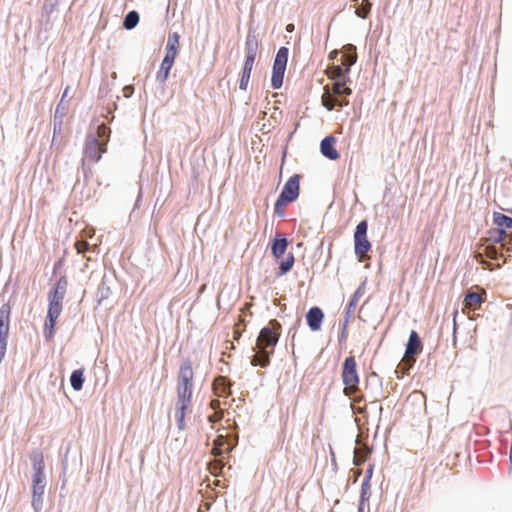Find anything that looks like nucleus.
Returning a JSON list of instances; mask_svg holds the SVG:
<instances>
[{
  "label": "nucleus",
  "instance_id": "f257e3e1",
  "mask_svg": "<svg viewBox=\"0 0 512 512\" xmlns=\"http://www.w3.org/2000/svg\"><path fill=\"white\" fill-rule=\"evenodd\" d=\"M301 179L302 175L298 173L293 174L287 179L274 203V216L284 218L286 216L284 207L297 201L300 195Z\"/></svg>",
  "mask_w": 512,
  "mask_h": 512
},
{
  "label": "nucleus",
  "instance_id": "f03ea898",
  "mask_svg": "<svg viewBox=\"0 0 512 512\" xmlns=\"http://www.w3.org/2000/svg\"><path fill=\"white\" fill-rule=\"evenodd\" d=\"M193 378L194 371L190 358H185L181 361L177 376V402L183 404H190L193 395Z\"/></svg>",
  "mask_w": 512,
  "mask_h": 512
},
{
  "label": "nucleus",
  "instance_id": "7ed1b4c3",
  "mask_svg": "<svg viewBox=\"0 0 512 512\" xmlns=\"http://www.w3.org/2000/svg\"><path fill=\"white\" fill-rule=\"evenodd\" d=\"M110 133V129L104 124L98 126L97 136L93 133H87L85 137L83 152L89 160L93 162L100 161L104 151L100 150L99 143L100 141L107 142L109 140Z\"/></svg>",
  "mask_w": 512,
  "mask_h": 512
},
{
  "label": "nucleus",
  "instance_id": "20e7f679",
  "mask_svg": "<svg viewBox=\"0 0 512 512\" xmlns=\"http://www.w3.org/2000/svg\"><path fill=\"white\" fill-rule=\"evenodd\" d=\"M281 334V324L272 319L268 325L264 326L257 337V346L260 350H266L270 354H274L275 347L279 341Z\"/></svg>",
  "mask_w": 512,
  "mask_h": 512
},
{
  "label": "nucleus",
  "instance_id": "39448f33",
  "mask_svg": "<svg viewBox=\"0 0 512 512\" xmlns=\"http://www.w3.org/2000/svg\"><path fill=\"white\" fill-rule=\"evenodd\" d=\"M289 57V48L281 46L273 59L272 73H271V87L274 90H279L283 86L284 75L287 68Z\"/></svg>",
  "mask_w": 512,
  "mask_h": 512
},
{
  "label": "nucleus",
  "instance_id": "423d86ee",
  "mask_svg": "<svg viewBox=\"0 0 512 512\" xmlns=\"http://www.w3.org/2000/svg\"><path fill=\"white\" fill-rule=\"evenodd\" d=\"M368 220H361L355 227L353 233L354 254L356 257L367 254L372 249V244L367 236Z\"/></svg>",
  "mask_w": 512,
  "mask_h": 512
},
{
  "label": "nucleus",
  "instance_id": "0eeeda50",
  "mask_svg": "<svg viewBox=\"0 0 512 512\" xmlns=\"http://www.w3.org/2000/svg\"><path fill=\"white\" fill-rule=\"evenodd\" d=\"M341 378L345 389H353L359 385L360 377L354 356H348L344 359L341 366Z\"/></svg>",
  "mask_w": 512,
  "mask_h": 512
},
{
  "label": "nucleus",
  "instance_id": "6e6552de",
  "mask_svg": "<svg viewBox=\"0 0 512 512\" xmlns=\"http://www.w3.org/2000/svg\"><path fill=\"white\" fill-rule=\"evenodd\" d=\"M289 244H290V241H289L287 235L282 232L277 231L274 234V236H272L270 238V241H269V248H270L272 257L275 260L281 259L286 254Z\"/></svg>",
  "mask_w": 512,
  "mask_h": 512
},
{
  "label": "nucleus",
  "instance_id": "1a4fd4ad",
  "mask_svg": "<svg viewBox=\"0 0 512 512\" xmlns=\"http://www.w3.org/2000/svg\"><path fill=\"white\" fill-rule=\"evenodd\" d=\"M325 314L319 306H312L305 314L306 324L312 332H318L322 328Z\"/></svg>",
  "mask_w": 512,
  "mask_h": 512
},
{
  "label": "nucleus",
  "instance_id": "9d476101",
  "mask_svg": "<svg viewBox=\"0 0 512 512\" xmlns=\"http://www.w3.org/2000/svg\"><path fill=\"white\" fill-rule=\"evenodd\" d=\"M321 96V104L327 111L340 109V98L334 85H325Z\"/></svg>",
  "mask_w": 512,
  "mask_h": 512
},
{
  "label": "nucleus",
  "instance_id": "9b49d317",
  "mask_svg": "<svg viewBox=\"0 0 512 512\" xmlns=\"http://www.w3.org/2000/svg\"><path fill=\"white\" fill-rule=\"evenodd\" d=\"M335 144L336 138L333 135L325 136L320 142L321 154L331 161H335L340 158V153L336 149Z\"/></svg>",
  "mask_w": 512,
  "mask_h": 512
},
{
  "label": "nucleus",
  "instance_id": "f8f14e48",
  "mask_svg": "<svg viewBox=\"0 0 512 512\" xmlns=\"http://www.w3.org/2000/svg\"><path fill=\"white\" fill-rule=\"evenodd\" d=\"M423 344L421 338L416 330H411L408 340L405 344V357H414L421 353Z\"/></svg>",
  "mask_w": 512,
  "mask_h": 512
},
{
  "label": "nucleus",
  "instance_id": "ddd939ff",
  "mask_svg": "<svg viewBox=\"0 0 512 512\" xmlns=\"http://www.w3.org/2000/svg\"><path fill=\"white\" fill-rule=\"evenodd\" d=\"M115 282V276L113 274L105 273L101 279V282L97 288V302L101 304L104 300L108 299L112 293L111 286Z\"/></svg>",
  "mask_w": 512,
  "mask_h": 512
},
{
  "label": "nucleus",
  "instance_id": "4468645a",
  "mask_svg": "<svg viewBox=\"0 0 512 512\" xmlns=\"http://www.w3.org/2000/svg\"><path fill=\"white\" fill-rule=\"evenodd\" d=\"M11 320V306L4 303L0 307V339L8 340Z\"/></svg>",
  "mask_w": 512,
  "mask_h": 512
},
{
  "label": "nucleus",
  "instance_id": "2eb2a0df",
  "mask_svg": "<svg viewBox=\"0 0 512 512\" xmlns=\"http://www.w3.org/2000/svg\"><path fill=\"white\" fill-rule=\"evenodd\" d=\"M67 107L62 106V100L56 106L53 118V137L51 141L50 148L52 149L56 140V137L61 134L62 126H63V118L65 116Z\"/></svg>",
  "mask_w": 512,
  "mask_h": 512
},
{
  "label": "nucleus",
  "instance_id": "dca6fc26",
  "mask_svg": "<svg viewBox=\"0 0 512 512\" xmlns=\"http://www.w3.org/2000/svg\"><path fill=\"white\" fill-rule=\"evenodd\" d=\"M365 284H366V279L358 286V288L351 295L348 303L345 306V316H344V319H347V322H349L350 318L354 314V311H355V308L357 306V303H358L360 297L364 293Z\"/></svg>",
  "mask_w": 512,
  "mask_h": 512
},
{
  "label": "nucleus",
  "instance_id": "f3484780",
  "mask_svg": "<svg viewBox=\"0 0 512 512\" xmlns=\"http://www.w3.org/2000/svg\"><path fill=\"white\" fill-rule=\"evenodd\" d=\"M180 48V34L172 32L168 34L167 43L165 46V57L176 59L179 54Z\"/></svg>",
  "mask_w": 512,
  "mask_h": 512
},
{
  "label": "nucleus",
  "instance_id": "a211bd4d",
  "mask_svg": "<svg viewBox=\"0 0 512 512\" xmlns=\"http://www.w3.org/2000/svg\"><path fill=\"white\" fill-rule=\"evenodd\" d=\"M253 350L256 351V354L250 358V364L253 367H257V366H260L262 368L268 367L270 365L271 356L273 354H270V352H268L266 350H260V348H256V347H254Z\"/></svg>",
  "mask_w": 512,
  "mask_h": 512
},
{
  "label": "nucleus",
  "instance_id": "6ab92c4d",
  "mask_svg": "<svg viewBox=\"0 0 512 512\" xmlns=\"http://www.w3.org/2000/svg\"><path fill=\"white\" fill-rule=\"evenodd\" d=\"M174 63L175 59L165 56L163 57L160 67L156 73V80L159 83L164 84L167 81Z\"/></svg>",
  "mask_w": 512,
  "mask_h": 512
},
{
  "label": "nucleus",
  "instance_id": "aec40b11",
  "mask_svg": "<svg viewBox=\"0 0 512 512\" xmlns=\"http://www.w3.org/2000/svg\"><path fill=\"white\" fill-rule=\"evenodd\" d=\"M45 488L44 485H32L31 505L35 512H41L43 509Z\"/></svg>",
  "mask_w": 512,
  "mask_h": 512
},
{
  "label": "nucleus",
  "instance_id": "412c9836",
  "mask_svg": "<svg viewBox=\"0 0 512 512\" xmlns=\"http://www.w3.org/2000/svg\"><path fill=\"white\" fill-rule=\"evenodd\" d=\"M68 287V280L65 275L59 277L53 284L47 296L64 299Z\"/></svg>",
  "mask_w": 512,
  "mask_h": 512
},
{
  "label": "nucleus",
  "instance_id": "4be33fe9",
  "mask_svg": "<svg viewBox=\"0 0 512 512\" xmlns=\"http://www.w3.org/2000/svg\"><path fill=\"white\" fill-rule=\"evenodd\" d=\"M277 261H278V269L276 271V276L282 277L292 270V268L295 264V257H294V254L292 252H290V253L286 254L285 257L283 256L281 259H279Z\"/></svg>",
  "mask_w": 512,
  "mask_h": 512
},
{
  "label": "nucleus",
  "instance_id": "5701e85b",
  "mask_svg": "<svg viewBox=\"0 0 512 512\" xmlns=\"http://www.w3.org/2000/svg\"><path fill=\"white\" fill-rule=\"evenodd\" d=\"M277 261H278V269L276 271V276L282 277L292 270V268L295 264V257H294V254L292 252H290V253L286 254L285 257L283 256L281 259H279Z\"/></svg>",
  "mask_w": 512,
  "mask_h": 512
},
{
  "label": "nucleus",
  "instance_id": "b1692460",
  "mask_svg": "<svg viewBox=\"0 0 512 512\" xmlns=\"http://www.w3.org/2000/svg\"><path fill=\"white\" fill-rule=\"evenodd\" d=\"M29 459L31 461L33 473L41 472L44 473L45 470V462L44 455L40 448H34L29 454Z\"/></svg>",
  "mask_w": 512,
  "mask_h": 512
},
{
  "label": "nucleus",
  "instance_id": "393cba45",
  "mask_svg": "<svg viewBox=\"0 0 512 512\" xmlns=\"http://www.w3.org/2000/svg\"><path fill=\"white\" fill-rule=\"evenodd\" d=\"M348 82L343 81H334L333 85L337 90L338 96L340 98V109L349 105L348 97L352 94V89L347 86Z\"/></svg>",
  "mask_w": 512,
  "mask_h": 512
},
{
  "label": "nucleus",
  "instance_id": "a878e982",
  "mask_svg": "<svg viewBox=\"0 0 512 512\" xmlns=\"http://www.w3.org/2000/svg\"><path fill=\"white\" fill-rule=\"evenodd\" d=\"M258 47H259L258 36L255 34V31H253L251 28H249L247 36H246V40H245L244 52H245V54L257 55Z\"/></svg>",
  "mask_w": 512,
  "mask_h": 512
},
{
  "label": "nucleus",
  "instance_id": "bb28decb",
  "mask_svg": "<svg viewBox=\"0 0 512 512\" xmlns=\"http://www.w3.org/2000/svg\"><path fill=\"white\" fill-rule=\"evenodd\" d=\"M357 55L355 52V46L352 44H347L343 47V55L341 57V64H344L345 67H351L356 63Z\"/></svg>",
  "mask_w": 512,
  "mask_h": 512
},
{
  "label": "nucleus",
  "instance_id": "cd10ccee",
  "mask_svg": "<svg viewBox=\"0 0 512 512\" xmlns=\"http://www.w3.org/2000/svg\"><path fill=\"white\" fill-rule=\"evenodd\" d=\"M489 235V240L492 244H500L501 246H506L505 238L507 236V231L502 229L499 226H495L494 228H490L487 231Z\"/></svg>",
  "mask_w": 512,
  "mask_h": 512
},
{
  "label": "nucleus",
  "instance_id": "c85d7f7f",
  "mask_svg": "<svg viewBox=\"0 0 512 512\" xmlns=\"http://www.w3.org/2000/svg\"><path fill=\"white\" fill-rule=\"evenodd\" d=\"M85 369L84 368H78L72 371L70 375V385L74 391H80L83 388L84 382H85V376H84Z\"/></svg>",
  "mask_w": 512,
  "mask_h": 512
},
{
  "label": "nucleus",
  "instance_id": "c756f323",
  "mask_svg": "<svg viewBox=\"0 0 512 512\" xmlns=\"http://www.w3.org/2000/svg\"><path fill=\"white\" fill-rule=\"evenodd\" d=\"M492 223L494 226H499L505 231H507V229H512V217L501 212H493Z\"/></svg>",
  "mask_w": 512,
  "mask_h": 512
},
{
  "label": "nucleus",
  "instance_id": "7c9ffc66",
  "mask_svg": "<svg viewBox=\"0 0 512 512\" xmlns=\"http://www.w3.org/2000/svg\"><path fill=\"white\" fill-rule=\"evenodd\" d=\"M189 405L190 404L176 403L175 420H176L177 427L180 431L184 430L186 427L185 417H186V412L189 408Z\"/></svg>",
  "mask_w": 512,
  "mask_h": 512
},
{
  "label": "nucleus",
  "instance_id": "2f4dec72",
  "mask_svg": "<svg viewBox=\"0 0 512 512\" xmlns=\"http://www.w3.org/2000/svg\"><path fill=\"white\" fill-rule=\"evenodd\" d=\"M58 317L46 315L44 326H43V336L46 341H49L53 338L55 334V326L57 324Z\"/></svg>",
  "mask_w": 512,
  "mask_h": 512
},
{
  "label": "nucleus",
  "instance_id": "473e14b6",
  "mask_svg": "<svg viewBox=\"0 0 512 512\" xmlns=\"http://www.w3.org/2000/svg\"><path fill=\"white\" fill-rule=\"evenodd\" d=\"M48 298V307H47V314L50 316L58 317L60 316L62 309H63V299L61 298H54L47 296Z\"/></svg>",
  "mask_w": 512,
  "mask_h": 512
},
{
  "label": "nucleus",
  "instance_id": "72a5a7b5",
  "mask_svg": "<svg viewBox=\"0 0 512 512\" xmlns=\"http://www.w3.org/2000/svg\"><path fill=\"white\" fill-rule=\"evenodd\" d=\"M140 21V14L136 10H130L123 19V28L130 31L134 29Z\"/></svg>",
  "mask_w": 512,
  "mask_h": 512
},
{
  "label": "nucleus",
  "instance_id": "f704fd0d",
  "mask_svg": "<svg viewBox=\"0 0 512 512\" xmlns=\"http://www.w3.org/2000/svg\"><path fill=\"white\" fill-rule=\"evenodd\" d=\"M216 381V389L220 396L227 397L231 395L232 381L229 378L225 376H219Z\"/></svg>",
  "mask_w": 512,
  "mask_h": 512
},
{
  "label": "nucleus",
  "instance_id": "c9c22d12",
  "mask_svg": "<svg viewBox=\"0 0 512 512\" xmlns=\"http://www.w3.org/2000/svg\"><path fill=\"white\" fill-rule=\"evenodd\" d=\"M503 248L504 246L497 247L496 244L490 243L484 248V254L488 259L498 261L503 258Z\"/></svg>",
  "mask_w": 512,
  "mask_h": 512
},
{
  "label": "nucleus",
  "instance_id": "e433bc0d",
  "mask_svg": "<svg viewBox=\"0 0 512 512\" xmlns=\"http://www.w3.org/2000/svg\"><path fill=\"white\" fill-rule=\"evenodd\" d=\"M483 302L482 296L475 291H468L464 294L463 304L475 308Z\"/></svg>",
  "mask_w": 512,
  "mask_h": 512
},
{
  "label": "nucleus",
  "instance_id": "4c0bfd02",
  "mask_svg": "<svg viewBox=\"0 0 512 512\" xmlns=\"http://www.w3.org/2000/svg\"><path fill=\"white\" fill-rule=\"evenodd\" d=\"M333 71L337 77L336 81L351 82V70L349 67H345L344 64H338L333 66Z\"/></svg>",
  "mask_w": 512,
  "mask_h": 512
},
{
  "label": "nucleus",
  "instance_id": "58836bf2",
  "mask_svg": "<svg viewBox=\"0 0 512 512\" xmlns=\"http://www.w3.org/2000/svg\"><path fill=\"white\" fill-rule=\"evenodd\" d=\"M217 440H221V443L223 445H226L227 447L225 448V453L229 454L231 453L234 448L237 446L238 444V435H235L233 436L232 438H228L226 436H223V435H219L217 437Z\"/></svg>",
  "mask_w": 512,
  "mask_h": 512
},
{
  "label": "nucleus",
  "instance_id": "ea45409f",
  "mask_svg": "<svg viewBox=\"0 0 512 512\" xmlns=\"http://www.w3.org/2000/svg\"><path fill=\"white\" fill-rule=\"evenodd\" d=\"M374 467H375V465L373 463H370L367 466L364 478L361 483L362 488L371 489V480H372L373 473H374Z\"/></svg>",
  "mask_w": 512,
  "mask_h": 512
},
{
  "label": "nucleus",
  "instance_id": "a19ab883",
  "mask_svg": "<svg viewBox=\"0 0 512 512\" xmlns=\"http://www.w3.org/2000/svg\"><path fill=\"white\" fill-rule=\"evenodd\" d=\"M59 5V0H45L43 7H42V15L49 16L56 10L57 6Z\"/></svg>",
  "mask_w": 512,
  "mask_h": 512
},
{
  "label": "nucleus",
  "instance_id": "79ce46f5",
  "mask_svg": "<svg viewBox=\"0 0 512 512\" xmlns=\"http://www.w3.org/2000/svg\"><path fill=\"white\" fill-rule=\"evenodd\" d=\"M371 385H375L376 389L381 392L382 390V381L380 377L376 373L370 374L366 379V386L369 387Z\"/></svg>",
  "mask_w": 512,
  "mask_h": 512
},
{
  "label": "nucleus",
  "instance_id": "37998d69",
  "mask_svg": "<svg viewBox=\"0 0 512 512\" xmlns=\"http://www.w3.org/2000/svg\"><path fill=\"white\" fill-rule=\"evenodd\" d=\"M370 496H371V489H366V488L361 487L358 505L361 507L366 506V504L369 502Z\"/></svg>",
  "mask_w": 512,
  "mask_h": 512
},
{
  "label": "nucleus",
  "instance_id": "c03bdc74",
  "mask_svg": "<svg viewBox=\"0 0 512 512\" xmlns=\"http://www.w3.org/2000/svg\"><path fill=\"white\" fill-rule=\"evenodd\" d=\"M349 322H347V319H343V321L340 323V333L338 336V341L340 344H343L347 340V327Z\"/></svg>",
  "mask_w": 512,
  "mask_h": 512
},
{
  "label": "nucleus",
  "instance_id": "a18cd8bd",
  "mask_svg": "<svg viewBox=\"0 0 512 512\" xmlns=\"http://www.w3.org/2000/svg\"><path fill=\"white\" fill-rule=\"evenodd\" d=\"M46 476L45 473L36 472L32 474V485H44L46 486Z\"/></svg>",
  "mask_w": 512,
  "mask_h": 512
},
{
  "label": "nucleus",
  "instance_id": "49530a36",
  "mask_svg": "<svg viewBox=\"0 0 512 512\" xmlns=\"http://www.w3.org/2000/svg\"><path fill=\"white\" fill-rule=\"evenodd\" d=\"M251 75L248 73L241 72L240 79H239V89L242 91H246L248 88L249 80Z\"/></svg>",
  "mask_w": 512,
  "mask_h": 512
},
{
  "label": "nucleus",
  "instance_id": "de8ad7c7",
  "mask_svg": "<svg viewBox=\"0 0 512 512\" xmlns=\"http://www.w3.org/2000/svg\"><path fill=\"white\" fill-rule=\"evenodd\" d=\"M76 249L78 253H86L87 251H92V246L87 241H81L76 244Z\"/></svg>",
  "mask_w": 512,
  "mask_h": 512
},
{
  "label": "nucleus",
  "instance_id": "09e8293b",
  "mask_svg": "<svg viewBox=\"0 0 512 512\" xmlns=\"http://www.w3.org/2000/svg\"><path fill=\"white\" fill-rule=\"evenodd\" d=\"M301 325V317H297L296 320H295V323L293 324V326L289 329V335L292 334V342L294 341V338H295V335H296V332H297V329L298 327ZM292 346H294V344L292 343Z\"/></svg>",
  "mask_w": 512,
  "mask_h": 512
},
{
  "label": "nucleus",
  "instance_id": "8fccbe9b",
  "mask_svg": "<svg viewBox=\"0 0 512 512\" xmlns=\"http://www.w3.org/2000/svg\"><path fill=\"white\" fill-rule=\"evenodd\" d=\"M7 344H8V340L0 339V364L2 363V361L5 357L6 350H7Z\"/></svg>",
  "mask_w": 512,
  "mask_h": 512
},
{
  "label": "nucleus",
  "instance_id": "3c124183",
  "mask_svg": "<svg viewBox=\"0 0 512 512\" xmlns=\"http://www.w3.org/2000/svg\"><path fill=\"white\" fill-rule=\"evenodd\" d=\"M122 91H123L124 97L130 98L134 94L135 89H134L133 85H125L123 87Z\"/></svg>",
  "mask_w": 512,
  "mask_h": 512
},
{
  "label": "nucleus",
  "instance_id": "603ef678",
  "mask_svg": "<svg viewBox=\"0 0 512 512\" xmlns=\"http://www.w3.org/2000/svg\"><path fill=\"white\" fill-rule=\"evenodd\" d=\"M253 65L254 64L248 63V61H244L241 72L248 73L249 75H251Z\"/></svg>",
  "mask_w": 512,
  "mask_h": 512
},
{
  "label": "nucleus",
  "instance_id": "864d4df0",
  "mask_svg": "<svg viewBox=\"0 0 512 512\" xmlns=\"http://www.w3.org/2000/svg\"><path fill=\"white\" fill-rule=\"evenodd\" d=\"M63 265H64L63 258H59L57 261H55V263L53 265V275H55L57 273V271L62 268Z\"/></svg>",
  "mask_w": 512,
  "mask_h": 512
},
{
  "label": "nucleus",
  "instance_id": "5fc2aeb1",
  "mask_svg": "<svg viewBox=\"0 0 512 512\" xmlns=\"http://www.w3.org/2000/svg\"><path fill=\"white\" fill-rule=\"evenodd\" d=\"M479 262L483 265V267L485 269H488L490 271L500 267V265H494L491 262H482V261H479Z\"/></svg>",
  "mask_w": 512,
  "mask_h": 512
},
{
  "label": "nucleus",
  "instance_id": "6e6d98bb",
  "mask_svg": "<svg viewBox=\"0 0 512 512\" xmlns=\"http://www.w3.org/2000/svg\"><path fill=\"white\" fill-rule=\"evenodd\" d=\"M367 10L365 9H357L356 10V14L358 17L362 18V19H365L367 17Z\"/></svg>",
  "mask_w": 512,
  "mask_h": 512
},
{
  "label": "nucleus",
  "instance_id": "4d7b16f0",
  "mask_svg": "<svg viewBox=\"0 0 512 512\" xmlns=\"http://www.w3.org/2000/svg\"><path fill=\"white\" fill-rule=\"evenodd\" d=\"M366 460V458H363V459H359L357 455H354L353 457V464L355 466H360L363 464V462Z\"/></svg>",
  "mask_w": 512,
  "mask_h": 512
},
{
  "label": "nucleus",
  "instance_id": "13d9d810",
  "mask_svg": "<svg viewBox=\"0 0 512 512\" xmlns=\"http://www.w3.org/2000/svg\"><path fill=\"white\" fill-rule=\"evenodd\" d=\"M509 475H512V444L509 451V469H508Z\"/></svg>",
  "mask_w": 512,
  "mask_h": 512
},
{
  "label": "nucleus",
  "instance_id": "bf43d9fd",
  "mask_svg": "<svg viewBox=\"0 0 512 512\" xmlns=\"http://www.w3.org/2000/svg\"><path fill=\"white\" fill-rule=\"evenodd\" d=\"M255 59H256V55L245 54L244 61H248V63L254 64Z\"/></svg>",
  "mask_w": 512,
  "mask_h": 512
},
{
  "label": "nucleus",
  "instance_id": "052dcab7",
  "mask_svg": "<svg viewBox=\"0 0 512 512\" xmlns=\"http://www.w3.org/2000/svg\"><path fill=\"white\" fill-rule=\"evenodd\" d=\"M141 200H142V191H141V188H139V193H138V197L135 201L134 208H137L140 205Z\"/></svg>",
  "mask_w": 512,
  "mask_h": 512
},
{
  "label": "nucleus",
  "instance_id": "680f3d73",
  "mask_svg": "<svg viewBox=\"0 0 512 512\" xmlns=\"http://www.w3.org/2000/svg\"><path fill=\"white\" fill-rule=\"evenodd\" d=\"M360 475H361V470H356L354 473V476L351 479L353 484H355L358 481V478Z\"/></svg>",
  "mask_w": 512,
  "mask_h": 512
},
{
  "label": "nucleus",
  "instance_id": "e2e57ef3",
  "mask_svg": "<svg viewBox=\"0 0 512 512\" xmlns=\"http://www.w3.org/2000/svg\"><path fill=\"white\" fill-rule=\"evenodd\" d=\"M337 56H338V51H337V50H333V51H331V52L329 53L328 58H329L330 60H334V59H336V57H337Z\"/></svg>",
  "mask_w": 512,
  "mask_h": 512
},
{
  "label": "nucleus",
  "instance_id": "0e129e2a",
  "mask_svg": "<svg viewBox=\"0 0 512 512\" xmlns=\"http://www.w3.org/2000/svg\"><path fill=\"white\" fill-rule=\"evenodd\" d=\"M82 169H83L84 177L86 178L88 171H90V168H86L84 159L82 160Z\"/></svg>",
  "mask_w": 512,
  "mask_h": 512
},
{
  "label": "nucleus",
  "instance_id": "69168bd1",
  "mask_svg": "<svg viewBox=\"0 0 512 512\" xmlns=\"http://www.w3.org/2000/svg\"><path fill=\"white\" fill-rule=\"evenodd\" d=\"M66 469H67V459L65 458L63 461H62V474L63 476L65 475L66 473Z\"/></svg>",
  "mask_w": 512,
  "mask_h": 512
},
{
  "label": "nucleus",
  "instance_id": "338daca9",
  "mask_svg": "<svg viewBox=\"0 0 512 512\" xmlns=\"http://www.w3.org/2000/svg\"><path fill=\"white\" fill-rule=\"evenodd\" d=\"M286 154H287V144L285 145L283 153H282V163L285 161Z\"/></svg>",
  "mask_w": 512,
  "mask_h": 512
},
{
  "label": "nucleus",
  "instance_id": "774afa93",
  "mask_svg": "<svg viewBox=\"0 0 512 512\" xmlns=\"http://www.w3.org/2000/svg\"><path fill=\"white\" fill-rule=\"evenodd\" d=\"M357 512H365V506H362V509H361V506H357Z\"/></svg>",
  "mask_w": 512,
  "mask_h": 512
}]
</instances>
